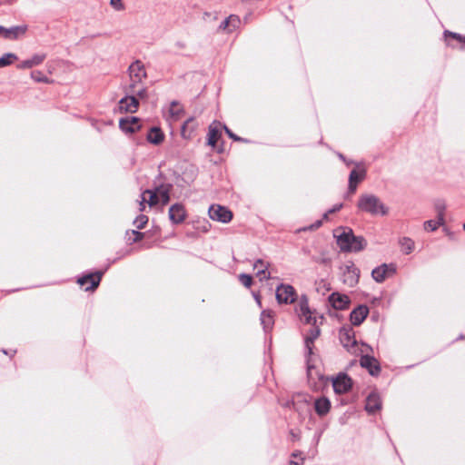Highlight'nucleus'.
Wrapping results in <instances>:
<instances>
[{"mask_svg": "<svg viewBox=\"0 0 465 465\" xmlns=\"http://www.w3.org/2000/svg\"><path fill=\"white\" fill-rule=\"evenodd\" d=\"M341 233L334 234L337 238V244L341 252H357L366 247L367 242L362 236H356L350 228H341ZM338 232L339 230L336 231V232Z\"/></svg>", "mask_w": 465, "mask_h": 465, "instance_id": "nucleus-1", "label": "nucleus"}, {"mask_svg": "<svg viewBox=\"0 0 465 465\" xmlns=\"http://www.w3.org/2000/svg\"><path fill=\"white\" fill-rule=\"evenodd\" d=\"M357 206L361 212L371 213V215H386L388 213V208L374 194H361Z\"/></svg>", "mask_w": 465, "mask_h": 465, "instance_id": "nucleus-2", "label": "nucleus"}, {"mask_svg": "<svg viewBox=\"0 0 465 465\" xmlns=\"http://www.w3.org/2000/svg\"><path fill=\"white\" fill-rule=\"evenodd\" d=\"M130 84L126 88V92H135V87L142 84L143 79L146 78V71L143 63L139 60L132 63L129 66Z\"/></svg>", "mask_w": 465, "mask_h": 465, "instance_id": "nucleus-3", "label": "nucleus"}, {"mask_svg": "<svg viewBox=\"0 0 465 465\" xmlns=\"http://www.w3.org/2000/svg\"><path fill=\"white\" fill-rule=\"evenodd\" d=\"M276 300L280 304H291L297 300V292L290 284H280L276 288Z\"/></svg>", "mask_w": 465, "mask_h": 465, "instance_id": "nucleus-4", "label": "nucleus"}, {"mask_svg": "<svg viewBox=\"0 0 465 465\" xmlns=\"http://www.w3.org/2000/svg\"><path fill=\"white\" fill-rule=\"evenodd\" d=\"M208 213L212 220L223 223L231 222L233 217L232 211L220 204H212L209 208Z\"/></svg>", "mask_w": 465, "mask_h": 465, "instance_id": "nucleus-5", "label": "nucleus"}, {"mask_svg": "<svg viewBox=\"0 0 465 465\" xmlns=\"http://www.w3.org/2000/svg\"><path fill=\"white\" fill-rule=\"evenodd\" d=\"M342 271V282L349 287L355 286L360 278V270L355 266V264L350 262L348 264H345L341 268Z\"/></svg>", "mask_w": 465, "mask_h": 465, "instance_id": "nucleus-6", "label": "nucleus"}, {"mask_svg": "<svg viewBox=\"0 0 465 465\" xmlns=\"http://www.w3.org/2000/svg\"><path fill=\"white\" fill-rule=\"evenodd\" d=\"M395 272L396 267L393 263H383L372 270L371 276L375 282H382L387 277L393 275Z\"/></svg>", "mask_w": 465, "mask_h": 465, "instance_id": "nucleus-7", "label": "nucleus"}, {"mask_svg": "<svg viewBox=\"0 0 465 465\" xmlns=\"http://www.w3.org/2000/svg\"><path fill=\"white\" fill-rule=\"evenodd\" d=\"M103 273L101 272H96L94 273H89L85 276H83L78 279L77 282L84 287L85 291H94L96 289L101 282Z\"/></svg>", "mask_w": 465, "mask_h": 465, "instance_id": "nucleus-8", "label": "nucleus"}, {"mask_svg": "<svg viewBox=\"0 0 465 465\" xmlns=\"http://www.w3.org/2000/svg\"><path fill=\"white\" fill-rule=\"evenodd\" d=\"M335 393L343 394L350 391L352 386L351 379L345 373H340L332 381Z\"/></svg>", "mask_w": 465, "mask_h": 465, "instance_id": "nucleus-9", "label": "nucleus"}, {"mask_svg": "<svg viewBox=\"0 0 465 465\" xmlns=\"http://www.w3.org/2000/svg\"><path fill=\"white\" fill-rule=\"evenodd\" d=\"M298 315L300 318L308 324H315L316 318L312 316V312L309 308L308 299L306 296H302L299 302V308L297 309Z\"/></svg>", "mask_w": 465, "mask_h": 465, "instance_id": "nucleus-10", "label": "nucleus"}, {"mask_svg": "<svg viewBox=\"0 0 465 465\" xmlns=\"http://www.w3.org/2000/svg\"><path fill=\"white\" fill-rule=\"evenodd\" d=\"M339 338L341 344L349 349L356 344L355 333L351 326H343L339 331Z\"/></svg>", "mask_w": 465, "mask_h": 465, "instance_id": "nucleus-11", "label": "nucleus"}, {"mask_svg": "<svg viewBox=\"0 0 465 465\" xmlns=\"http://www.w3.org/2000/svg\"><path fill=\"white\" fill-rule=\"evenodd\" d=\"M360 363L361 366L367 369L369 373L372 376H377L381 371L379 361L372 356H361L360 359Z\"/></svg>", "mask_w": 465, "mask_h": 465, "instance_id": "nucleus-12", "label": "nucleus"}, {"mask_svg": "<svg viewBox=\"0 0 465 465\" xmlns=\"http://www.w3.org/2000/svg\"><path fill=\"white\" fill-rule=\"evenodd\" d=\"M223 126L220 122L214 121L213 122L209 128L207 134V144L215 147L218 140L221 138Z\"/></svg>", "mask_w": 465, "mask_h": 465, "instance_id": "nucleus-13", "label": "nucleus"}, {"mask_svg": "<svg viewBox=\"0 0 465 465\" xmlns=\"http://www.w3.org/2000/svg\"><path fill=\"white\" fill-rule=\"evenodd\" d=\"M169 218L173 223H182L186 218V211L183 204L174 203L169 208Z\"/></svg>", "mask_w": 465, "mask_h": 465, "instance_id": "nucleus-14", "label": "nucleus"}, {"mask_svg": "<svg viewBox=\"0 0 465 465\" xmlns=\"http://www.w3.org/2000/svg\"><path fill=\"white\" fill-rule=\"evenodd\" d=\"M329 302L331 306L336 310H345L348 308L351 301L346 294L333 292L329 296Z\"/></svg>", "mask_w": 465, "mask_h": 465, "instance_id": "nucleus-15", "label": "nucleus"}, {"mask_svg": "<svg viewBox=\"0 0 465 465\" xmlns=\"http://www.w3.org/2000/svg\"><path fill=\"white\" fill-rule=\"evenodd\" d=\"M369 314V308L366 305H359L350 314V321L352 325H361Z\"/></svg>", "mask_w": 465, "mask_h": 465, "instance_id": "nucleus-16", "label": "nucleus"}, {"mask_svg": "<svg viewBox=\"0 0 465 465\" xmlns=\"http://www.w3.org/2000/svg\"><path fill=\"white\" fill-rule=\"evenodd\" d=\"M121 111L126 113H135L139 106V101L134 95L127 94V95L122 98L119 102Z\"/></svg>", "mask_w": 465, "mask_h": 465, "instance_id": "nucleus-17", "label": "nucleus"}, {"mask_svg": "<svg viewBox=\"0 0 465 465\" xmlns=\"http://www.w3.org/2000/svg\"><path fill=\"white\" fill-rule=\"evenodd\" d=\"M119 126L125 133H134L140 129L139 118L134 116L122 118L119 121Z\"/></svg>", "mask_w": 465, "mask_h": 465, "instance_id": "nucleus-18", "label": "nucleus"}, {"mask_svg": "<svg viewBox=\"0 0 465 465\" xmlns=\"http://www.w3.org/2000/svg\"><path fill=\"white\" fill-rule=\"evenodd\" d=\"M46 58L45 54H34L30 59L25 60L16 65L18 69H29L41 64Z\"/></svg>", "mask_w": 465, "mask_h": 465, "instance_id": "nucleus-19", "label": "nucleus"}, {"mask_svg": "<svg viewBox=\"0 0 465 465\" xmlns=\"http://www.w3.org/2000/svg\"><path fill=\"white\" fill-rule=\"evenodd\" d=\"M381 408V401L380 396L375 392L371 393L366 399L365 410L367 412L372 414L379 411Z\"/></svg>", "mask_w": 465, "mask_h": 465, "instance_id": "nucleus-20", "label": "nucleus"}, {"mask_svg": "<svg viewBox=\"0 0 465 465\" xmlns=\"http://www.w3.org/2000/svg\"><path fill=\"white\" fill-rule=\"evenodd\" d=\"M315 412L322 417L325 416L331 410V401L326 397H320L314 401Z\"/></svg>", "mask_w": 465, "mask_h": 465, "instance_id": "nucleus-21", "label": "nucleus"}, {"mask_svg": "<svg viewBox=\"0 0 465 465\" xmlns=\"http://www.w3.org/2000/svg\"><path fill=\"white\" fill-rule=\"evenodd\" d=\"M27 31L26 25H16L10 28H6L5 37L7 40H15L20 36L24 35Z\"/></svg>", "mask_w": 465, "mask_h": 465, "instance_id": "nucleus-22", "label": "nucleus"}, {"mask_svg": "<svg viewBox=\"0 0 465 465\" xmlns=\"http://www.w3.org/2000/svg\"><path fill=\"white\" fill-rule=\"evenodd\" d=\"M146 138L149 143L158 145L163 143L164 134L159 127H152L150 128Z\"/></svg>", "mask_w": 465, "mask_h": 465, "instance_id": "nucleus-23", "label": "nucleus"}, {"mask_svg": "<svg viewBox=\"0 0 465 465\" xmlns=\"http://www.w3.org/2000/svg\"><path fill=\"white\" fill-rule=\"evenodd\" d=\"M171 187V184H162L155 187L159 197V202H161L163 205L167 204L170 201Z\"/></svg>", "mask_w": 465, "mask_h": 465, "instance_id": "nucleus-24", "label": "nucleus"}, {"mask_svg": "<svg viewBox=\"0 0 465 465\" xmlns=\"http://www.w3.org/2000/svg\"><path fill=\"white\" fill-rule=\"evenodd\" d=\"M254 269H257V276L260 277V280L269 279L270 273H266V270L268 268V264L262 259H258L254 264Z\"/></svg>", "mask_w": 465, "mask_h": 465, "instance_id": "nucleus-25", "label": "nucleus"}, {"mask_svg": "<svg viewBox=\"0 0 465 465\" xmlns=\"http://www.w3.org/2000/svg\"><path fill=\"white\" fill-rule=\"evenodd\" d=\"M320 335V329L318 327H312L310 331V335L305 339V346L308 350V353H312V344L315 339Z\"/></svg>", "mask_w": 465, "mask_h": 465, "instance_id": "nucleus-26", "label": "nucleus"}, {"mask_svg": "<svg viewBox=\"0 0 465 465\" xmlns=\"http://www.w3.org/2000/svg\"><path fill=\"white\" fill-rule=\"evenodd\" d=\"M444 223V214L440 212L438 221L429 220L424 223V229L427 231H435L440 225Z\"/></svg>", "mask_w": 465, "mask_h": 465, "instance_id": "nucleus-27", "label": "nucleus"}, {"mask_svg": "<svg viewBox=\"0 0 465 465\" xmlns=\"http://www.w3.org/2000/svg\"><path fill=\"white\" fill-rule=\"evenodd\" d=\"M261 322L265 330L272 328L273 324V315L271 311H262L261 313Z\"/></svg>", "mask_w": 465, "mask_h": 465, "instance_id": "nucleus-28", "label": "nucleus"}, {"mask_svg": "<svg viewBox=\"0 0 465 465\" xmlns=\"http://www.w3.org/2000/svg\"><path fill=\"white\" fill-rule=\"evenodd\" d=\"M366 171L364 168H361L360 170L353 169L349 176V182L350 183H358L361 181H362L365 177Z\"/></svg>", "mask_w": 465, "mask_h": 465, "instance_id": "nucleus-29", "label": "nucleus"}, {"mask_svg": "<svg viewBox=\"0 0 465 465\" xmlns=\"http://www.w3.org/2000/svg\"><path fill=\"white\" fill-rule=\"evenodd\" d=\"M143 193L144 197H146V195H149V199H147V203L149 204L150 207H153L158 203H160L156 188L153 190H150V189L144 190L143 192Z\"/></svg>", "mask_w": 465, "mask_h": 465, "instance_id": "nucleus-30", "label": "nucleus"}, {"mask_svg": "<svg viewBox=\"0 0 465 465\" xmlns=\"http://www.w3.org/2000/svg\"><path fill=\"white\" fill-rule=\"evenodd\" d=\"M18 57L15 54L6 53L0 58V68L8 66L16 61Z\"/></svg>", "mask_w": 465, "mask_h": 465, "instance_id": "nucleus-31", "label": "nucleus"}, {"mask_svg": "<svg viewBox=\"0 0 465 465\" xmlns=\"http://www.w3.org/2000/svg\"><path fill=\"white\" fill-rule=\"evenodd\" d=\"M400 243L401 246V251L406 254L411 253L414 249V242L410 238H403L401 240Z\"/></svg>", "mask_w": 465, "mask_h": 465, "instance_id": "nucleus-32", "label": "nucleus"}, {"mask_svg": "<svg viewBox=\"0 0 465 465\" xmlns=\"http://www.w3.org/2000/svg\"><path fill=\"white\" fill-rule=\"evenodd\" d=\"M31 77L34 81L37 83H45V84H51L53 83V80L49 79L45 75L43 74L41 71H33L31 73Z\"/></svg>", "mask_w": 465, "mask_h": 465, "instance_id": "nucleus-33", "label": "nucleus"}, {"mask_svg": "<svg viewBox=\"0 0 465 465\" xmlns=\"http://www.w3.org/2000/svg\"><path fill=\"white\" fill-rule=\"evenodd\" d=\"M127 94H130L131 95H134L137 99H146L147 98V89L143 85H139L138 87H135V92H126Z\"/></svg>", "mask_w": 465, "mask_h": 465, "instance_id": "nucleus-34", "label": "nucleus"}, {"mask_svg": "<svg viewBox=\"0 0 465 465\" xmlns=\"http://www.w3.org/2000/svg\"><path fill=\"white\" fill-rule=\"evenodd\" d=\"M147 223H148V217L144 214H141V215L137 216L134 222L136 228L140 229V230L143 229L144 226L147 224Z\"/></svg>", "mask_w": 465, "mask_h": 465, "instance_id": "nucleus-35", "label": "nucleus"}, {"mask_svg": "<svg viewBox=\"0 0 465 465\" xmlns=\"http://www.w3.org/2000/svg\"><path fill=\"white\" fill-rule=\"evenodd\" d=\"M228 17H229V22H230V25H231V28H229V33H231L239 27V25L241 24V20H240L239 16L235 15H231Z\"/></svg>", "mask_w": 465, "mask_h": 465, "instance_id": "nucleus-36", "label": "nucleus"}, {"mask_svg": "<svg viewBox=\"0 0 465 465\" xmlns=\"http://www.w3.org/2000/svg\"><path fill=\"white\" fill-rule=\"evenodd\" d=\"M239 280H240L241 283L247 288H250L252 284V277L249 274H246V273L240 274Z\"/></svg>", "mask_w": 465, "mask_h": 465, "instance_id": "nucleus-37", "label": "nucleus"}, {"mask_svg": "<svg viewBox=\"0 0 465 465\" xmlns=\"http://www.w3.org/2000/svg\"><path fill=\"white\" fill-rule=\"evenodd\" d=\"M223 128L224 129L227 135L232 139L235 142H242V143H248L247 139L242 138L238 135H236L234 133H232L226 125H223Z\"/></svg>", "mask_w": 465, "mask_h": 465, "instance_id": "nucleus-38", "label": "nucleus"}, {"mask_svg": "<svg viewBox=\"0 0 465 465\" xmlns=\"http://www.w3.org/2000/svg\"><path fill=\"white\" fill-rule=\"evenodd\" d=\"M110 4L114 9L117 11L124 10L125 6L122 0H110Z\"/></svg>", "mask_w": 465, "mask_h": 465, "instance_id": "nucleus-39", "label": "nucleus"}, {"mask_svg": "<svg viewBox=\"0 0 465 465\" xmlns=\"http://www.w3.org/2000/svg\"><path fill=\"white\" fill-rule=\"evenodd\" d=\"M444 37L445 39L447 40L448 37H451L452 39H455L459 42L461 41L462 39V35L458 34V33H454V32H450L449 30H445L444 31Z\"/></svg>", "mask_w": 465, "mask_h": 465, "instance_id": "nucleus-40", "label": "nucleus"}, {"mask_svg": "<svg viewBox=\"0 0 465 465\" xmlns=\"http://www.w3.org/2000/svg\"><path fill=\"white\" fill-rule=\"evenodd\" d=\"M181 112V107L177 102H173L171 104L170 113L172 115L178 117Z\"/></svg>", "mask_w": 465, "mask_h": 465, "instance_id": "nucleus-41", "label": "nucleus"}, {"mask_svg": "<svg viewBox=\"0 0 465 465\" xmlns=\"http://www.w3.org/2000/svg\"><path fill=\"white\" fill-rule=\"evenodd\" d=\"M132 234L134 235L133 242H140L143 239L144 233L138 231H132Z\"/></svg>", "mask_w": 465, "mask_h": 465, "instance_id": "nucleus-42", "label": "nucleus"}, {"mask_svg": "<svg viewBox=\"0 0 465 465\" xmlns=\"http://www.w3.org/2000/svg\"><path fill=\"white\" fill-rule=\"evenodd\" d=\"M219 28H220L221 30H223V31H227V32H229V28H231L230 22H229V17H227L226 19H224V20L221 23V25H220Z\"/></svg>", "mask_w": 465, "mask_h": 465, "instance_id": "nucleus-43", "label": "nucleus"}, {"mask_svg": "<svg viewBox=\"0 0 465 465\" xmlns=\"http://www.w3.org/2000/svg\"><path fill=\"white\" fill-rule=\"evenodd\" d=\"M341 208H342V203H339V204L334 205L331 209H330L328 211V213H326L324 214V218H326L329 213H334L340 211Z\"/></svg>", "mask_w": 465, "mask_h": 465, "instance_id": "nucleus-44", "label": "nucleus"}, {"mask_svg": "<svg viewBox=\"0 0 465 465\" xmlns=\"http://www.w3.org/2000/svg\"><path fill=\"white\" fill-rule=\"evenodd\" d=\"M147 203V198L143 196V193H142L141 195V201L139 203V211L143 212L145 209V203Z\"/></svg>", "mask_w": 465, "mask_h": 465, "instance_id": "nucleus-45", "label": "nucleus"}, {"mask_svg": "<svg viewBox=\"0 0 465 465\" xmlns=\"http://www.w3.org/2000/svg\"><path fill=\"white\" fill-rule=\"evenodd\" d=\"M193 123V120L192 118L188 119L184 124L183 125V134H184L185 130L190 127V124Z\"/></svg>", "mask_w": 465, "mask_h": 465, "instance_id": "nucleus-46", "label": "nucleus"}, {"mask_svg": "<svg viewBox=\"0 0 465 465\" xmlns=\"http://www.w3.org/2000/svg\"><path fill=\"white\" fill-rule=\"evenodd\" d=\"M436 209L438 211V214L440 213V212H441L443 214H444V209H445V205L443 203H438L436 204Z\"/></svg>", "mask_w": 465, "mask_h": 465, "instance_id": "nucleus-47", "label": "nucleus"}, {"mask_svg": "<svg viewBox=\"0 0 465 465\" xmlns=\"http://www.w3.org/2000/svg\"><path fill=\"white\" fill-rule=\"evenodd\" d=\"M357 188V183H349V192L351 193H354Z\"/></svg>", "mask_w": 465, "mask_h": 465, "instance_id": "nucleus-48", "label": "nucleus"}, {"mask_svg": "<svg viewBox=\"0 0 465 465\" xmlns=\"http://www.w3.org/2000/svg\"><path fill=\"white\" fill-rule=\"evenodd\" d=\"M315 262H319V263H328L330 262V259L328 258H317L315 259Z\"/></svg>", "mask_w": 465, "mask_h": 465, "instance_id": "nucleus-49", "label": "nucleus"}, {"mask_svg": "<svg viewBox=\"0 0 465 465\" xmlns=\"http://www.w3.org/2000/svg\"><path fill=\"white\" fill-rule=\"evenodd\" d=\"M5 31H6V28L0 25V36L1 37H4V38L5 37Z\"/></svg>", "mask_w": 465, "mask_h": 465, "instance_id": "nucleus-50", "label": "nucleus"}, {"mask_svg": "<svg viewBox=\"0 0 465 465\" xmlns=\"http://www.w3.org/2000/svg\"><path fill=\"white\" fill-rule=\"evenodd\" d=\"M290 463L291 465H298V462H296V460H291Z\"/></svg>", "mask_w": 465, "mask_h": 465, "instance_id": "nucleus-51", "label": "nucleus"}, {"mask_svg": "<svg viewBox=\"0 0 465 465\" xmlns=\"http://www.w3.org/2000/svg\"><path fill=\"white\" fill-rule=\"evenodd\" d=\"M223 148H218V149H217V152H218L219 153H223Z\"/></svg>", "mask_w": 465, "mask_h": 465, "instance_id": "nucleus-52", "label": "nucleus"}, {"mask_svg": "<svg viewBox=\"0 0 465 465\" xmlns=\"http://www.w3.org/2000/svg\"><path fill=\"white\" fill-rule=\"evenodd\" d=\"M460 43L465 44V36L462 35V39H461Z\"/></svg>", "mask_w": 465, "mask_h": 465, "instance_id": "nucleus-53", "label": "nucleus"}, {"mask_svg": "<svg viewBox=\"0 0 465 465\" xmlns=\"http://www.w3.org/2000/svg\"><path fill=\"white\" fill-rule=\"evenodd\" d=\"M256 300H257L258 303L261 304V301L259 300L258 297H256Z\"/></svg>", "mask_w": 465, "mask_h": 465, "instance_id": "nucleus-54", "label": "nucleus"}, {"mask_svg": "<svg viewBox=\"0 0 465 465\" xmlns=\"http://www.w3.org/2000/svg\"><path fill=\"white\" fill-rule=\"evenodd\" d=\"M463 230L465 231V223H463Z\"/></svg>", "mask_w": 465, "mask_h": 465, "instance_id": "nucleus-55", "label": "nucleus"}]
</instances>
